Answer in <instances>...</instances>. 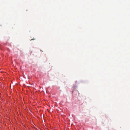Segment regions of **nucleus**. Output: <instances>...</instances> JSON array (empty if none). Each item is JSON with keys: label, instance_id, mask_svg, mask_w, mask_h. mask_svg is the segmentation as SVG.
Here are the masks:
<instances>
[{"label": "nucleus", "instance_id": "nucleus-1", "mask_svg": "<svg viewBox=\"0 0 130 130\" xmlns=\"http://www.w3.org/2000/svg\"><path fill=\"white\" fill-rule=\"evenodd\" d=\"M36 40V39H34V38H33V39H31V40H31H31Z\"/></svg>", "mask_w": 130, "mask_h": 130}]
</instances>
